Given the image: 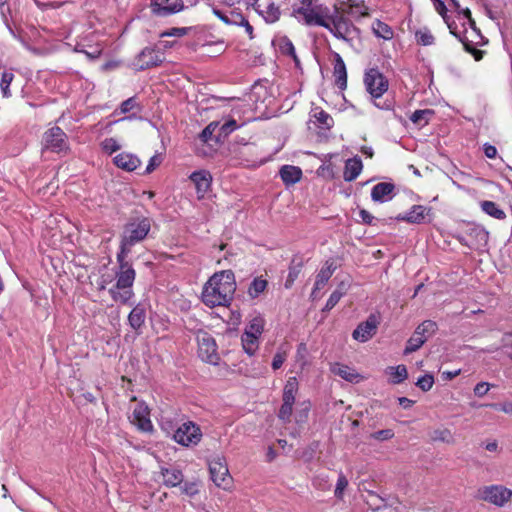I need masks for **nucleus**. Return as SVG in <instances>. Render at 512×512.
<instances>
[{
  "label": "nucleus",
  "mask_w": 512,
  "mask_h": 512,
  "mask_svg": "<svg viewBox=\"0 0 512 512\" xmlns=\"http://www.w3.org/2000/svg\"><path fill=\"white\" fill-rule=\"evenodd\" d=\"M235 290L236 281L231 270L216 272L204 284L202 301L211 308L227 306L232 301Z\"/></svg>",
  "instance_id": "1"
},
{
  "label": "nucleus",
  "mask_w": 512,
  "mask_h": 512,
  "mask_svg": "<svg viewBox=\"0 0 512 512\" xmlns=\"http://www.w3.org/2000/svg\"><path fill=\"white\" fill-rule=\"evenodd\" d=\"M151 229L150 220L146 217L130 219L124 226L120 251L117 253V263L128 262L126 260L131 248L143 241Z\"/></svg>",
  "instance_id": "2"
},
{
  "label": "nucleus",
  "mask_w": 512,
  "mask_h": 512,
  "mask_svg": "<svg viewBox=\"0 0 512 512\" xmlns=\"http://www.w3.org/2000/svg\"><path fill=\"white\" fill-rule=\"evenodd\" d=\"M118 266L119 270L115 274L116 283L109 289V294L115 302L128 304L134 297L132 287L136 272L129 262L118 263Z\"/></svg>",
  "instance_id": "3"
},
{
  "label": "nucleus",
  "mask_w": 512,
  "mask_h": 512,
  "mask_svg": "<svg viewBox=\"0 0 512 512\" xmlns=\"http://www.w3.org/2000/svg\"><path fill=\"white\" fill-rule=\"evenodd\" d=\"M330 9L319 3V0H300L299 5L293 6L292 15L300 23L308 26L326 25Z\"/></svg>",
  "instance_id": "4"
},
{
  "label": "nucleus",
  "mask_w": 512,
  "mask_h": 512,
  "mask_svg": "<svg viewBox=\"0 0 512 512\" xmlns=\"http://www.w3.org/2000/svg\"><path fill=\"white\" fill-rule=\"evenodd\" d=\"M325 23L326 25L321 27L329 30L338 39L351 42L359 36V29L350 20L345 18L343 13H340L336 7L333 11H330Z\"/></svg>",
  "instance_id": "5"
},
{
  "label": "nucleus",
  "mask_w": 512,
  "mask_h": 512,
  "mask_svg": "<svg viewBox=\"0 0 512 512\" xmlns=\"http://www.w3.org/2000/svg\"><path fill=\"white\" fill-rule=\"evenodd\" d=\"M456 239L463 245L479 250L486 247L489 240V233L481 226L476 224H468L466 228L460 232Z\"/></svg>",
  "instance_id": "6"
},
{
  "label": "nucleus",
  "mask_w": 512,
  "mask_h": 512,
  "mask_svg": "<svg viewBox=\"0 0 512 512\" xmlns=\"http://www.w3.org/2000/svg\"><path fill=\"white\" fill-rule=\"evenodd\" d=\"M210 478L214 484L224 490L232 486V477L229 473L226 459L222 455H216L209 461Z\"/></svg>",
  "instance_id": "7"
},
{
  "label": "nucleus",
  "mask_w": 512,
  "mask_h": 512,
  "mask_svg": "<svg viewBox=\"0 0 512 512\" xmlns=\"http://www.w3.org/2000/svg\"><path fill=\"white\" fill-rule=\"evenodd\" d=\"M479 497L496 507H504L512 500V490L503 485H488L479 490Z\"/></svg>",
  "instance_id": "8"
},
{
  "label": "nucleus",
  "mask_w": 512,
  "mask_h": 512,
  "mask_svg": "<svg viewBox=\"0 0 512 512\" xmlns=\"http://www.w3.org/2000/svg\"><path fill=\"white\" fill-rule=\"evenodd\" d=\"M196 340L198 344V356L202 361L216 365L219 361L217 352V344L211 334L206 331L199 330L196 333Z\"/></svg>",
  "instance_id": "9"
},
{
  "label": "nucleus",
  "mask_w": 512,
  "mask_h": 512,
  "mask_svg": "<svg viewBox=\"0 0 512 512\" xmlns=\"http://www.w3.org/2000/svg\"><path fill=\"white\" fill-rule=\"evenodd\" d=\"M173 439L182 446H195L201 441L202 432L197 424L187 421L176 429Z\"/></svg>",
  "instance_id": "10"
},
{
  "label": "nucleus",
  "mask_w": 512,
  "mask_h": 512,
  "mask_svg": "<svg viewBox=\"0 0 512 512\" xmlns=\"http://www.w3.org/2000/svg\"><path fill=\"white\" fill-rule=\"evenodd\" d=\"M364 84L367 92L374 100L380 98L389 87L387 78L378 69L374 68L365 73Z\"/></svg>",
  "instance_id": "11"
},
{
  "label": "nucleus",
  "mask_w": 512,
  "mask_h": 512,
  "mask_svg": "<svg viewBox=\"0 0 512 512\" xmlns=\"http://www.w3.org/2000/svg\"><path fill=\"white\" fill-rule=\"evenodd\" d=\"M43 146L52 152L66 153L69 150L67 135L59 127H52L44 133Z\"/></svg>",
  "instance_id": "12"
},
{
  "label": "nucleus",
  "mask_w": 512,
  "mask_h": 512,
  "mask_svg": "<svg viewBox=\"0 0 512 512\" xmlns=\"http://www.w3.org/2000/svg\"><path fill=\"white\" fill-rule=\"evenodd\" d=\"M378 325V317L375 314L369 315L366 321L360 323L353 331V339L362 343L367 342L376 334Z\"/></svg>",
  "instance_id": "13"
},
{
  "label": "nucleus",
  "mask_w": 512,
  "mask_h": 512,
  "mask_svg": "<svg viewBox=\"0 0 512 512\" xmlns=\"http://www.w3.org/2000/svg\"><path fill=\"white\" fill-rule=\"evenodd\" d=\"M130 419L131 423L143 432H151L153 430V425L150 420V410L143 402L135 406Z\"/></svg>",
  "instance_id": "14"
},
{
  "label": "nucleus",
  "mask_w": 512,
  "mask_h": 512,
  "mask_svg": "<svg viewBox=\"0 0 512 512\" xmlns=\"http://www.w3.org/2000/svg\"><path fill=\"white\" fill-rule=\"evenodd\" d=\"M189 178L195 185L198 199H203L211 189V173L207 170H198L194 171Z\"/></svg>",
  "instance_id": "15"
},
{
  "label": "nucleus",
  "mask_w": 512,
  "mask_h": 512,
  "mask_svg": "<svg viewBox=\"0 0 512 512\" xmlns=\"http://www.w3.org/2000/svg\"><path fill=\"white\" fill-rule=\"evenodd\" d=\"M162 63V59L155 49L146 47L136 57L134 65L137 69L145 70Z\"/></svg>",
  "instance_id": "16"
},
{
  "label": "nucleus",
  "mask_w": 512,
  "mask_h": 512,
  "mask_svg": "<svg viewBox=\"0 0 512 512\" xmlns=\"http://www.w3.org/2000/svg\"><path fill=\"white\" fill-rule=\"evenodd\" d=\"M183 8L181 0H152V12L158 16H167L179 12Z\"/></svg>",
  "instance_id": "17"
},
{
  "label": "nucleus",
  "mask_w": 512,
  "mask_h": 512,
  "mask_svg": "<svg viewBox=\"0 0 512 512\" xmlns=\"http://www.w3.org/2000/svg\"><path fill=\"white\" fill-rule=\"evenodd\" d=\"M431 215V208L423 205H414L409 211L397 217L398 220L413 224L423 223Z\"/></svg>",
  "instance_id": "18"
},
{
  "label": "nucleus",
  "mask_w": 512,
  "mask_h": 512,
  "mask_svg": "<svg viewBox=\"0 0 512 512\" xmlns=\"http://www.w3.org/2000/svg\"><path fill=\"white\" fill-rule=\"evenodd\" d=\"M113 163L119 169L132 172L141 165V160L133 153L122 152L113 158Z\"/></svg>",
  "instance_id": "19"
},
{
  "label": "nucleus",
  "mask_w": 512,
  "mask_h": 512,
  "mask_svg": "<svg viewBox=\"0 0 512 512\" xmlns=\"http://www.w3.org/2000/svg\"><path fill=\"white\" fill-rule=\"evenodd\" d=\"M395 186L392 183L381 182L376 184L371 190V198L375 202L384 203L391 200L394 196Z\"/></svg>",
  "instance_id": "20"
},
{
  "label": "nucleus",
  "mask_w": 512,
  "mask_h": 512,
  "mask_svg": "<svg viewBox=\"0 0 512 512\" xmlns=\"http://www.w3.org/2000/svg\"><path fill=\"white\" fill-rule=\"evenodd\" d=\"M160 474L163 479V484L166 487H177L182 484L184 475L177 467H161Z\"/></svg>",
  "instance_id": "21"
},
{
  "label": "nucleus",
  "mask_w": 512,
  "mask_h": 512,
  "mask_svg": "<svg viewBox=\"0 0 512 512\" xmlns=\"http://www.w3.org/2000/svg\"><path fill=\"white\" fill-rule=\"evenodd\" d=\"M334 67H333V76L335 78V84L341 90L346 89L347 87V70L344 60L338 53H334Z\"/></svg>",
  "instance_id": "22"
},
{
  "label": "nucleus",
  "mask_w": 512,
  "mask_h": 512,
  "mask_svg": "<svg viewBox=\"0 0 512 512\" xmlns=\"http://www.w3.org/2000/svg\"><path fill=\"white\" fill-rule=\"evenodd\" d=\"M334 271H335V267L333 266V263H329L327 261L325 266L321 268V270L318 272V274L316 276L314 288L311 292L312 298L318 297L317 292L326 286L329 279L332 277Z\"/></svg>",
  "instance_id": "23"
},
{
  "label": "nucleus",
  "mask_w": 512,
  "mask_h": 512,
  "mask_svg": "<svg viewBox=\"0 0 512 512\" xmlns=\"http://www.w3.org/2000/svg\"><path fill=\"white\" fill-rule=\"evenodd\" d=\"M331 372L341 377L342 379L352 383H358L359 381L364 379V377L357 373L354 368H351L347 365L340 363L333 364L331 366Z\"/></svg>",
  "instance_id": "24"
},
{
  "label": "nucleus",
  "mask_w": 512,
  "mask_h": 512,
  "mask_svg": "<svg viewBox=\"0 0 512 512\" xmlns=\"http://www.w3.org/2000/svg\"><path fill=\"white\" fill-rule=\"evenodd\" d=\"M363 169L362 161L359 157H353L345 162L343 178L347 182L355 180Z\"/></svg>",
  "instance_id": "25"
},
{
  "label": "nucleus",
  "mask_w": 512,
  "mask_h": 512,
  "mask_svg": "<svg viewBox=\"0 0 512 512\" xmlns=\"http://www.w3.org/2000/svg\"><path fill=\"white\" fill-rule=\"evenodd\" d=\"M146 310L141 304H137L128 315V323L130 327L138 332L145 323Z\"/></svg>",
  "instance_id": "26"
},
{
  "label": "nucleus",
  "mask_w": 512,
  "mask_h": 512,
  "mask_svg": "<svg viewBox=\"0 0 512 512\" xmlns=\"http://www.w3.org/2000/svg\"><path fill=\"white\" fill-rule=\"evenodd\" d=\"M280 177L286 185H292L300 181L302 171L299 167L292 165H284L280 169Z\"/></svg>",
  "instance_id": "27"
},
{
  "label": "nucleus",
  "mask_w": 512,
  "mask_h": 512,
  "mask_svg": "<svg viewBox=\"0 0 512 512\" xmlns=\"http://www.w3.org/2000/svg\"><path fill=\"white\" fill-rule=\"evenodd\" d=\"M273 43L278 47L279 51L282 54L291 56L293 58L295 64L299 65V59L296 55L295 47L288 37H286V36L279 37Z\"/></svg>",
  "instance_id": "28"
},
{
  "label": "nucleus",
  "mask_w": 512,
  "mask_h": 512,
  "mask_svg": "<svg viewBox=\"0 0 512 512\" xmlns=\"http://www.w3.org/2000/svg\"><path fill=\"white\" fill-rule=\"evenodd\" d=\"M385 373L390 376L389 381L392 384H399L408 376L405 365L389 366L386 368Z\"/></svg>",
  "instance_id": "29"
},
{
  "label": "nucleus",
  "mask_w": 512,
  "mask_h": 512,
  "mask_svg": "<svg viewBox=\"0 0 512 512\" xmlns=\"http://www.w3.org/2000/svg\"><path fill=\"white\" fill-rule=\"evenodd\" d=\"M311 117L316 120L318 127L321 129H330L333 126V118L318 107L312 109Z\"/></svg>",
  "instance_id": "30"
},
{
  "label": "nucleus",
  "mask_w": 512,
  "mask_h": 512,
  "mask_svg": "<svg viewBox=\"0 0 512 512\" xmlns=\"http://www.w3.org/2000/svg\"><path fill=\"white\" fill-rule=\"evenodd\" d=\"M372 30L376 37L384 40H391L394 36L393 29L380 20H375L372 23Z\"/></svg>",
  "instance_id": "31"
},
{
  "label": "nucleus",
  "mask_w": 512,
  "mask_h": 512,
  "mask_svg": "<svg viewBox=\"0 0 512 512\" xmlns=\"http://www.w3.org/2000/svg\"><path fill=\"white\" fill-rule=\"evenodd\" d=\"M346 291H347L346 284L344 282H341L339 284L338 288L334 292H332V294L328 298V300L323 308V311H330L331 309H333L338 304L340 299L345 295Z\"/></svg>",
  "instance_id": "32"
},
{
  "label": "nucleus",
  "mask_w": 512,
  "mask_h": 512,
  "mask_svg": "<svg viewBox=\"0 0 512 512\" xmlns=\"http://www.w3.org/2000/svg\"><path fill=\"white\" fill-rule=\"evenodd\" d=\"M265 321L262 317H254L246 326L244 334L259 338L264 330Z\"/></svg>",
  "instance_id": "33"
},
{
  "label": "nucleus",
  "mask_w": 512,
  "mask_h": 512,
  "mask_svg": "<svg viewBox=\"0 0 512 512\" xmlns=\"http://www.w3.org/2000/svg\"><path fill=\"white\" fill-rule=\"evenodd\" d=\"M298 391V381L296 377H290L283 390V401L294 402Z\"/></svg>",
  "instance_id": "34"
},
{
  "label": "nucleus",
  "mask_w": 512,
  "mask_h": 512,
  "mask_svg": "<svg viewBox=\"0 0 512 512\" xmlns=\"http://www.w3.org/2000/svg\"><path fill=\"white\" fill-rule=\"evenodd\" d=\"M481 208L486 214L495 219L502 220L506 217L505 212L493 201H483Z\"/></svg>",
  "instance_id": "35"
},
{
  "label": "nucleus",
  "mask_w": 512,
  "mask_h": 512,
  "mask_svg": "<svg viewBox=\"0 0 512 512\" xmlns=\"http://www.w3.org/2000/svg\"><path fill=\"white\" fill-rule=\"evenodd\" d=\"M267 280L263 277H256L248 288V295L251 298H257L267 288Z\"/></svg>",
  "instance_id": "36"
},
{
  "label": "nucleus",
  "mask_w": 512,
  "mask_h": 512,
  "mask_svg": "<svg viewBox=\"0 0 512 512\" xmlns=\"http://www.w3.org/2000/svg\"><path fill=\"white\" fill-rule=\"evenodd\" d=\"M241 341L243 349L248 355L252 356L258 350L259 338L243 333Z\"/></svg>",
  "instance_id": "37"
},
{
  "label": "nucleus",
  "mask_w": 512,
  "mask_h": 512,
  "mask_svg": "<svg viewBox=\"0 0 512 512\" xmlns=\"http://www.w3.org/2000/svg\"><path fill=\"white\" fill-rule=\"evenodd\" d=\"M437 324L432 320H425L415 329V333L419 336L426 337L432 336L437 331Z\"/></svg>",
  "instance_id": "38"
},
{
  "label": "nucleus",
  "mask_w": 512,
  "mask_h": 512,
  "mask_svg": "<svg viewBox=\"0 0 512 512\" xmlns=\"http://www.w3.org/2000/svg\"><path fill=\"white\" fill-rule=\"evenodd\" d=\"M343 12L358 18L368 15V8L364 5L363 2H356L350 0L348 3V9L343 10Z\"/></svg>",
  "instance_id": "39"
},
{
  "label": "nucleus",
  "mask_w": 512,
  "mask_h": 512,
  "mask_svg": "<svg viewBox=\"0 0 512 512\" xmlns=\"http://www.w3.org/2000/svg\"><path fill=\"white\" fill-rule=\"evenodd\" d=\"M14 79V74L11 70H5L1 73L0 76V89L3 97L8 98L11 96V92L9 90L10 84Z\"/></svg>",
  "instance_id": "40"
},
{
  "label": "nucleus",
  "mask_w": 512,
  "mask_h": 512,
  "mask_svg": "<svg viewBox=\"0 0 512 512\" xmlns=\"http://www.w3.org/2000/svg\"><path fill=\"white\" fill-rule=\"evenodd\" d=\"M259 13L267 23H275L280 17V10L274 3H270L265 10H261Z\"/></svg>",
  "instance_id": "41"
},
{
  "label": "nucleus",
  "mask_w": 512,
  "mask_h": 512,
  "mask_svg": "<svg viewBox=\"0 0 512 512\" xmlns=\"http://www.w3.org/2000/svg\"><path fill=\"white\" fill-rule=\"evenodd\" d=\"M426 342V337L419 336L414 332V334L408 339L404 354H410L418 350L424 343Z\"/></svg>",
  "instance_id": "42"
},
{
  "label": "nucleus",
  "mask_w": 512,
  "mask_h": 512,
  "mask_svg": "<svg viewBox=\"0 0 512 512\" xmlns=\"http://www.w3.org/2000/svg\"><path fill=\"white\" fill-rule=\"evenodd\" d=\"M179 487L182 494L188 497H194L200 491V482L197 480L183 481Z\"/></svg>",
  "instance_id": "43"
},
{
  "label": "nucleus",
  "mask_w": 512,
  "mask_h": 512,
  "mask_svg": "<svg viewBox=\"0 0 512 512\" xmlns=\"http://www.w3.org/2000/svg\"><path fill=\"white\" fill-rule=\"evenodd\" d=\"M433 115V111L430 109L416 110L410 116V120L418 125H425L429 122L430 116Z\"/></svg>",
  "instance_id": "44"
},
{
  "label": "nucleus",
  "mask_w": 512,
  "mask_h": 512,
  "mask_svg": "<svg viewBox=\"0 0 512 512\" xmlns=\"http://www.w3.org/2000/svg\"><path fill=\"white\" fill-rule=\"evenodd\" d=\"M415 37L417 43L423 46H429L434 43V37L430 30L427 28H421L418 31H416Z\"/></svg>",
  "instance_id": "45"
},
{
  "label": "nucleus",
  "mask_w": 512,
  "mask_h": 512,
  "mask_svg": "<svg viewBox=\"0 0 512 512\" xmlns=\"http://www.w3.org/2000/svg\"><path fill=\"white\" fill-rule=\"evenodd\" d=\"M100 146L102 150L109 155L121 149V144L113 137L105 138Z\"/></svg>",
  "instance_id": "46"
},
{
  "label": "nucleus",
  "mask_w": 512,
  "mask_h": 512,
  "mask_svg": "<svg viewBox=\"0 0 512 512\" xmlns=\"http://www.w3.org/2000/svg\"><path fill=\"white\" fill-rule=\"evenodd\" d=\"M348 486V480L343 473H340L337 479L336 488L334 491L335 497L343 499L344 491Z\"/></svg>",
  "instance_id": "47"
},
{
  "label": "nucleus",
  "mask_w": 512,
  "mask_h": 512,
  "mask_svg": "<svg viewBox=\"0 0 512 512\" xmlns=\"http://www.w3.org/2000/svg\"><path fill=\"white\" fill-rule=\"evenodd\" d=\"M294 402L283 401L282 406L279 410V418L285 422L290 421L292 415Z\"/></svg>",
  "instance_id": "48"
},
{
  "label": "nucleus",
  "mask_w": 512,
  "mask_h": 512,
  "mask_svg": "<svg viewBox=\"0 0 512 512\" xmlns=\"http://www.w3.org/2000/svg\"><path fill=\"white\" fill-rule=\"evenodd\" d=\"M434 441H441L445 443H452L453 437L448 429L435 430L432 435Z\"/></svg>",
  "instance_id": "49"
},
{
  "label": "nucleus",
  "mask_w": 512,
  "mask_h": 512,
  "mask_svg": "<svg viewBox=\"0 0 512 512\" xmlns=\"http://www.w3.org/2000/svg\"><path fill=\"white\" fill-rule=\"evenodd\" d=\"M219 127V122L213 121L209 123L201 132L200 139L203 142H208L211 140L212 135L214 134L215 130Z\"/></svg>",
  "instance_id": "50"
},
{
  "label": "nucleus",
  "mask_w": 512,
  "mask_h": 512,
  "mask_svg": "<svg viewBox=\"0 0 512 512\" xmlns=\"http://www.w3.org/2000/svg\"><path fill=\"white\" fill-rule=\"evenodd\" d=\"M434 384V378L430 374H426L424 376H421L417 382L416 385L422 390V391H429Z\"/></svg>",
  "instance_id": "51"
},
{
  "label": "nucleus",
  "mask_w": 512,
  "mask_h": 512,
  "mask_svg": "<svg viewBox=\"0 0 512 512\" xmlns=\"http://www.w3.org/2000/svg\"><path fill=\"white\" fill-rule=\"evenodd\" d=\"M238 127L239 125L237 124V122L234 119H230L221 125L220 135L227 136L233 131H235Z\"/></svg>",
  "instance_id": "52"
},
{
  "label": "nucleus",
  "mask_w": 512,
  "mask_h": 512,
  "mask_svg": "<svg viewBox=\"0 0 512 512\" xmlns=\"http://www.w3.org/2000/svg\"><path fill=\"white\" fill-rule=\"evenodd\" d=\"M245 19L246 18L242 15L241 12H238L236 10H231L229 12L227 25L240 26L241 24H243Z\"/></svg>",
  "instance_id": "53"
},
{
  "label": "nucleus",
  "mask_w": 512,
  "mask_h": 512,
  "mask_svg": "<svg viewBox=\"0 0 512 512\" xmlns=\"http://www.w3.org/2000/svg\"><path fill=\"white\" fill-rule=\"evenodd\" d=\"M393 436H394V432L391 429L379 430L372 434V438H374L376 440H381V441L389 440V439L393 438Z\"/></svg>",
  "instance_id": "54"
},
{
  "label": "nucleus",
  "mask_w": 512,
  "mask_h": 512,
  "mask_svg": "<svg viewBox=\"0 0 512 512\" xmlns=\"http://www.w3.org/2000/svg\"><path fill=\"white\" fill-rule=\"evenodd\" d=\"M161 162H162V158L160 155H157V154L153 155L148 162V165L145 169V173L146 174L152 173L161 164Z\"/></svg>",
  "instance_id": "55"
},
{
  "label": "nucleus",
  "mask_w": 512,
  "mask_h": 512,
  "mask_svg": "<svg viewBox=\"0 0 512 512\" xmlns=\"http://www.w3.org/2000/svg\"><path fill=\"white\" fill-rule=\"evenodd\" d=\"M114 279V275L110 273H104L101 275L100 279L97 281V286L99 290H105L106 287L112 283Z\"/></svg>",
  "instance_id": "56"
},
{
  "label": "nucleus",
  "mask_w": 512,
  "mask_h": 512,
  "mask_svg": "<svg viewBox=\"0 0 512 512\" xmlns=\"http://www.w3.org/2000/svg\"><path fill=\"white\" fill-rule=\"evenodd\" d=\"M313 485L319 489L329 488V477L328 475H317L313 480Z\"/></svg>",
  "instance_id": "57"
},
{
  "label": "nucleus",
  "mask_w": 512,
  "mask_h": 512,
  "mask_svg": "<svg viewBox=\"0 0 512 512\" xmlns=\"http://www.w3.org/2000/svg\"><path fill=\"white\" fill-rule=\"evenodd\" d=\"M136 100L134 97L128 98L127 100L123 101L120 105V112L125 114L130 112L132 109L136 107Z\"/></svg>",
  "instance_id": "58"
},
{
  "label": "nucleus",
  "mask_w": 512,
  "mask_h": 512,
  "mask_svg": "<svg viewBox=\"0 0 512 512\" xmlns=\"http://www.w3.org/2000/svg\"><path fill=\"white\" fill-rule=\"evenodd\" d=\"M286 360V352H281V351H278L274 357H273V361H272V368L274 370H277L279 369L284 361Z\"/></svg>",
  "instance_id": "59"
},
{
  "label": "nucleus",
  "mask_w": 512,
  "mask_h": 512,
  "mask_svg": "<svg viewBox=\"0 0 512 512\" xmlns=\"http://www.w3.org/2000/svg\"><path fill=\"white\" fill-rule=\"evenodd\" d=\"M489 390H490V384L487 382H479L474 387V393L478 397H482V396L486 395Z\"/></svg>",
  "instance_id": "60"
},
{
  "label": "nucleus",
  "mask_w": 512,
  "mask_h": 512,
  "mask_svg": "<svg viewBox=\"0 0 512 512\" xmlns=\"http://www.w3.org/2000/svg\"><path fill=\"white\" fill-rule=\"evenodd\" d=\"M187 34V28H171L168 31H165L161 34L162 37H182Z\"/></svg>",
  "instance_id": "61"
},
{
  "label": "nucleus",
  "mask_w": 512,
  "mask_h": 512,
  "mask_svg": "<svg viewBox=\"0 0 512 512\" xmlns=\"http://www.w3.org/2000/svg\"><path fill=\"white\" fill-rule=\"evenodd\" d=\"M488 406L500 410L506 414L512 415V402L506 401L500 404H489Z\"/></svg>",
  "instance_id": "62"
},
{
  "label": "nucleus",
  "mask_w": 512,
  "mask_h": 512,
  "mask_svg": "<svg viewBox=\"0 0 512 512\" xmlns=\"http://www.w3.org/2000/svg\"><path fill=\"white\" fill-rule=\"evenodd\" d=\"M483 150H484V154L487 158L489 159H493L496 157L497 155V149L495 146L491 145V144H484L483 146Z\"/></svg>",
  "instance_id": "63"
},
{
  "label": "nucleus",
  "mask_w": 512,
  "mask_h": 512,
  "mask_svg": "<svg viewBox=\"0 0 512 512\" xmlns=\"http://www.w3.org/2000/svg\"><path fill=\"white\" fill-rule=\"evenodd\" d=\"M299 270L296 269H290L287 280L285 282V287L290 288L295 281V279L298 277Z\"/></svg>",
  "instance_id": "64"
}]
</instances>
